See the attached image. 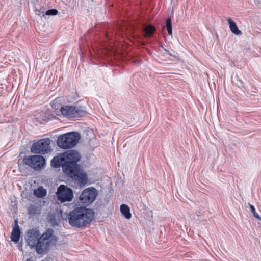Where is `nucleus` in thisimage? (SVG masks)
<instances>
[{"mask_svg": "<svg viewBox=\"0 0 261 261\" xmlns=\"http://www.w3.org/2000/svg\"><path fill=\"white\" fill-rule=\"evenodd\" d=\"M54 231L52 229H48L40 237L39 230L36 229L29 230L27 233V242L31 248H35L37 253H45L50 246L49 239L53 236Z\"/></svg>", "mask_w": 261, "mask_h": 261, "instance_id": "1", "label": "nucleus"}, {"mask_svg": "<svg viewBox=\"0 0 261 261\" xmlns=\"http://www.w3.org/2000/svg\"><path fill=\"white\" fill-rule=\"evenodd\" d=\"M94 216L93 210L80 206L70 211L65 219L71 226L82 228L89 224L94 219Z\"/></svg>", "mask_w": 261, "mask_h": 261, "instance_id": "2", "label": "nucleus"}, {"mask_svg": "<svg viewBox=\"0 0 261 261\" xmlns=\"http://www.w3.org/2000/svg\"><path fill=\"white\" fill-rule=\"evenodd\" d=\"M81 159L80 153L74 150L60 153L55 156L50 162V165L54 168L62 167L63 172H70L69 168L73 162H78Z\"/></svg>", "mask_w": 261, "mask_h": 261, "instance_id": "3", "label": "nucleus"}, {"mask_svg": "<svg viewBox=\"0 0 261 261\" xmlns=\"http://www.w3.org/2000/svg\"><path fill=\"white\" fill-rule=\"evenodd\" d=\"M80 138L81 136L77 132L67 133L59 137L57 140V145L61 148H71L78 143Z\"/></svg>", "mask_w": 261, "mask_h": 261, "instance_id": "4", "label": "nucleus"}, {"mask_svg": "<svg viewBox=\"0 0 261 261\" xmlns=\"http://www.w3.org/2000/svg\"><path fill=\"white\" fill-rule=\"evenodd\" d=\"M70 172H67L65 174L71 177L74 182L80 187L85 186L88 180L87 173L81 169L77 162H73L69 168Z\"/></svg>", "mask_w": 261, "mask_h": 261, "instance_id": "5", "label": "nucleus"}, {"mask_svg": "<svg viewBox=\"0 0 261 261\" xmlns=\"http://www.w3.org/2000/svg\"><path fill=\"white\" fill-rule=\"evenodd\" d=\"M51 140L49 138L41 139L33 143L31 151L35 154H44L51 151Z\"/></svg>", "mask_w": 261, "mask_h": 261, "instance_id": "6", "label": "nucleus"}, {"mask_svg": "<svg viewBox=\"0 0 261 261\" xmlns=\"http://www.w3.org/2000/svg\"><path fill=\"white\" fill-rule=\"evenodd\" d=\"M98 193L95 188H88L83 191L79 200L82 206L86 207L92 203L97 196Z\"/></svg>", "mask_w": 261, "mask_h": 261, "instance_id": "7", "label": "nucleus"}, {"mask_svg": "<svg viewBox=\"0 0 261 261\" xmlns=\"http://www.w3.org/2000/svg\"><path fill=\"white\" fill-rule=\"evenodd\" d=\"M62 115L67 118H79L83 116L86 113L82 107L63 106L60 109Z\"/></svg>", "mask_w": 261, "mask_h": 261, "instance_id": "8", "label": "nucleus"}, {"mask_svg": "<svg viewBox=\"0 0 261 261\" xmlns=\"http://www.w3.org/2000/svg\"><path fill=\"white\" fill-rule=\"evenodd\" d=\"M24 164L36 170H40L45 165V160L43 156L39 155H33L26 156L23 159Z\"/></svg>", "mask_w": 261, "mask_h": 261, "instance_id": "9", "label": "nucleus"}, {"mask_svg": "<svg viewBox=\"0 0 261 261\" xmlns=\"http://www.w3.org/2000/svg\"><path fill=\"white\" fill-rule=\"evenodd\" d=\"M57 196L58 199L62 203L71 201L73 197L72 190L63 185L58 188Z\"/></svg>", "mask_w": 261, "mask_h": 261, "instance_id": "10", "label": "nucleus"}, {"mask_svg": "<svg viewBox=\"0 0 261 261\" xmlns=\"http://www.w3.org/2000/svg\"><path fill=\"white\" fill-rule=\"evenodd\" d=\"M20 237V231L18 224V221L17 220H15V226L13 228L11 236V240L16 243L18 242L19 240Z\"/></svg>", "mask_w": 261, "mask_h": 261, "instance_id": "11", "label": "nucleus"}, {"mask_svg": "<svg viewBox=\"0 0 261 261\" xmlns=\"http://www.w3.org/2000/svg\"><path fill=\"white\" fill-rule=\"evenodd\" d=\"M227 21L230 30L233 34L236 35H241L242 34V32L239 29L238 26L234 21H233L230 18L227 19Z\"/></svg>", "mask_w": 261, "mask_h": 261, "instance_id": "12", "label": "nucleus"}, {"mask_svg": "<svg viewBox=\"0 0 261 261\" xmlns=\"http://www.w3.org/2000/svg\"><path fill=\"white\" fill-rule=\"evenodd\" d=\"M120 211L126 219H130L131 218L132 214L130 212V208L127 205L122 204L120 206Z\"/></svg>", "mask_w": 261, "mask_h": 261, "instance_id": "13", "label": "nucleus"}, {"mask_svg": "<svg viewBox=\"0 0 261 261\" xmlns=\"http://www.w3.org/2000/svg\"><path fill=\"white\" fill-rule=\"evenodd\" d=\"M47 194L46 190L43 187H39L36 190L34 191V194L38 198H43Z\"/></svg>", "mask_w": 261, "mask_h": 261, "instance_id": "14", "label": "nucleus"}, {"mask_svg": "<svg viewBox=\"0 0 261 261\" xmlns=\"http://www.w3.org/2000/svg\"><path fill=\"white\" fill-rule=\"evenodd\" d=\"M143 31L145 37H150L155 31V28L152 25H148L144 28Z\"/></svg>", "mask_w": 261, "mask_h": 261, "instance_id": "15", "label": "nucleus"}, {"mask_svg": "<svg viewBox=\"0 0 261 261\" xmlns=\"http://www.w3.org/2000/svg\"><path fill=\"white\" fill-rule=\"evenodd\" d=\"M40 212L39 207L35 205H31L28 208V213L29 215L31 216H34L37 214H39Z\"/></svg>", "mask_w": 261, "mask_h": 261, "instance_id": "16", "label": "nucleus"}, {"mask_svg": "<svg viewBox=\"0 0 261 261\" xmlns=\"http://www.w3.org/2000/svg\"><path fill=\"white\" fill-rule=\"evenodd\" d=\"M246 208H249L250 211L252 213L253 216L257 219L261 221V217L259 216V215L256 212L255 208L254 206L251 204L250 203H247L246 205Z\"/></svg>", "mask_w": 261, "mask_h": 261, "instance_id": "17", "label": "nucleus"}, {"mask_svg": "<svg viewBox=\"0 0 261 261\" xmlns=\"http://www.w3.org/2000/svg\"><path fill=\"white\" fill-rule=\"evenodd\" d=\"M166 28L169 35H172V22L170 18H168L166 21Z\"/></svg>", "mask_w": 261, "mask_h": 261, "instance_id": "18", "label": "nucleus"}, {"mask_svg": "<svg viewBox=\"0 0 261 261\" xmlns=\"http://www.w3.org/2000/svg\"><path fill=\"white\" fill-rule=\"evenodd\" d=\"M166 28L169 35H172V22L170 18H168L166 21Z\"/></svg>", "mask_w": 261, "mask_h": 261, "instance_id": "19", "label": "nucleus"}, {"mask_svg": "<svg viewBox=\"0 0 261 261\" xmlns=\"http://www.w3.org/2000/svg\"><path fill=\"white\" fill-rule=\"evenodd\" d=\"M58 12L56 9H53L50 10H47L45 13H44L45 16H54L58 14Z\"/></svg>", "mask_w": 261, "mask_h": 261, "instance_id": "20", "label": "nucleus"}, {"mask_svg": "<svg viewBox=\"0 0 261 261\" xmlns=\"http://www.w3.org/2000/svg\"><path fill=\"white\" fill-rule=\"evenodd\" d=\"M44 10H35V13L36 15H42V17H44L45 16V14H44Z\"/></svg>", "mask_w": 261, "mask_h": 261, "instance_id": "21", "label": "nucleus"}, {"mask_svg": "<svg viewBox=\"0 0 261 261\" xmlns=\"http://www.w3.org/2000/svg\"><path fill=\"white\" fill-rule=\"evenodd\" d=\"M163 49H164V50L165 51V52L166 53H167L168 55V54H169V52H170V51H169V50H167V49H165V48H163Z\"/></svg>", "mask_w": 261, "mask_h": 261, "instance_id": "22", "label": "nucleus"}, {"mask_svg": "<svg viewBox=\"0 0 261 261\" xmlns=\"http://www.w3.org/2000/svg\"><path fill=\"white\" fill-rule=\"evenodd\" d=\"M50 221H51V222L54 225H55V224H56V223H54V222H53V218H51V219H50Z\"/></svg>", "mask_w": 261, "mask_h": 261, "instance_id": "23", "label": "nucleus"}, {"mask_svg": "<svg viewBox=\"0 0 261 261\" xmlns=\"http://www.w3.org/2000/svg\"><path fill=\"white\" fill-rule=\"evenodd\" d=\"M168 55L171 56L175 57L174 55H172L170 52H169V54H168Z\"/></svg>", "mask_w": 261, "mask_h": 261, "instance_id": "24", "label": "nucleus"}, {"mask_svg": "<svg viewBox=\"0 0 261 261\" xmlns=\"http://www.w3.org/2000/svg\"><path fill=\"white\" fill-rule=\"evenodd\" d=\"M26 261H33V260L30 258H28L26 260Z\"/></svg>", "mask_w": 261, "mask_h": 261, "instance_id": "25", "label": "nucleus"}]
</instances>
